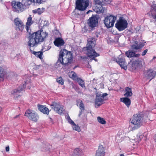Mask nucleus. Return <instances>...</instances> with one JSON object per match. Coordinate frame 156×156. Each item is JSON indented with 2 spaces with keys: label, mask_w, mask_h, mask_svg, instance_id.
I'll list each match as a JSON object with an SVG mask.
<instances>
[{
  "label": "nucleus",
  "mask_w": 156,
  "mask_h": 156,
  "mask_svg": "<svg viewBox=\"0 0 156 156\" xmlns=\"http://www.w3.org/2000/svg\"><path fill=\"white\" fill-rule=\"evenodd\" d=\"M31 16L29 15L26 24V28L29 33L28 44L30 47L36 46L40 42H43L48 36V34L43 31L33 32L30 29V26L33 23Z\"/></svg>",
  "instance_id": "1"
},
{
  "label": "nucleus",
  "mask_w": 156,
  "mask_h": 156,
  "mask_svg": "<svg viewBox=\"0 0 156 156\" xmlns=\"http://www.w3.org/2000/svg\"><path fill=\"white\" fill-rule=\"evenodd\" d=\"M95 39L93 37H90L88 38L87 43V47L83 48V51H87V55L88 57L92 59H94L95 61H97V59L94 58L99 55V54L96 53L93 48L94 47L96 42Z\"/></svg>",
  "instance_id": "2"
},
{
  "label": "nucleus",
  "mask_w": 156,
  "mask_h": 156,
  "mask_svg": "<svg viewBox=\"0 0 156 156\" xmlns=\"http://www.w3.org/2000/svg\"><path fill=\"white\" fill-rule=\"evenodd\" d=\"M144 117L142 113L134 115L129 126L130 130L133 131L139 128L142 125Z\"/></svg>",
  "instance_id": "3"
},
{
  "label": "nucleus",
  "mask_w": 156,
  "mask_h": 156,
  "mask_svg": "<svg viewBox=\"0 0 156 156\" xmlns=\"http://www.w3.org/2000/svg\"><path fill=\"white\" fill-rule=\"evenodd\" d=\"M108 95L107 93H97L95 101V107L98 108L101 105L103 104V102L104 100L106 99L105 98Z\"/></svg>",
  "instance_id": "4"
},
{
  "label": "nucleus",
  "mask_w": 156,
  "mask_h": 156,
  "mask_svg": "<svg viewBox=\"0 0 156 156\" xmlns=\"http://www.w3.org/2000/svg\"><path fill=\"white\" fill-rule=\"evenodd\" d=\"M89 4V0H77L76 9L79 10H84L88 6Z\"/></svg>",
  "instance_id": "5"
},
{
  "label": "nucleus",
  "mask_w": 156,
  "mask_h": 156,
  "mask_svg": "<svg viewBox=\"0 0 156 156\" xmlns=\"http://www.w3.org/2000/svg\"><path fill=\"white\" fill-rule=\"evenodd\" d=\"M128 23L125 19L123 17H120L117 22L115 24V27L119 31H122L127 27Z\"/></svg>",
  "instance_id": "6"
},
{
  "label": "nucleus",
  "mask_w": 156,
  "mask_h": 156,
  "mask_svg": "<svg viewBox=\"0 0 156 156\" xmlns=\"http://www.w3.org/2000/svg\"><path fill=\"white\" fill-rule=\"evenodd\" d=\"M116 19V16L112 15L106 16L104 20L105 25L108 28L112 27L114 26Z\"/></svg>",
  "instance_id": "7"
},
{
  "label": "nucleus",
  "mask_w": 156,
  "mask_h": 156,
  "mask_svg": "<svg viewBox=\"0 0 156 156\" xmlns=\"http://www.w3.org/2000/svg\"><path fill=\"white\" fill-rule=\"evenodd\" d=\"M52 109L59 114H61L65 111L63 106H61L59 103L52 102L50 105Z\"/></svg>",
  "instance_id": "8"
},
{
  "label": "nucleus",
  "mask_w": 156,
  "mask_h": 156,
  "mask_svg": "<svg viewBox=\"0 0 156 156\" xmlns=\"http://www.w3.org/2000/svg\"><path fill=\"white\" fill-rule=\"evenodd\" d=\"M12 5L13 10L17 12H20L24 10L23 5L19 2L13 1L12 2Z\"/></svg>",
  "instance_id": "9"
},
{
  "label": "nucleus",
  "mask_w": 156,
  "mask_h": 156,
  "mask_svg": "<svg viewBox=\"0 0 156 156\" xmlns=\"http://www.w3.org/2000/svg\"><path fill=\"white\" fill-rule=\"evenodd\" d=\"M25 115L30 119L36 122L38 119V116L34 111L32 110H28L26 111Z\"/></svg>",
  "instance_id": "10"
},
{
  "label": "nucleus",
  "mask_w": 156,
  "mask_h": 156,
  "mask_svg": "<svg viewBox=\"0 0 156 156\" xmlns=\"http://www.w3.org/2000/svg\"><path fill=\"white\" fill-rule=\"evenodd\" d=\"M113 60L115 61L122 68L125 70L127 69L126 64V62L124 56L122 55H120L117 59L115 58Z\"/></svg>",
  "instance_id": "11"
},
{
  "label": "nucleus",
  "mask_w": 156,
  "mask_h": 156,
  "mask_svg": "<svg viewBox=\"0 0 156 156\" xmlns=\"http://www.w3.org/2000/svg\"><path fill=\"white\" fill-rule=\"evenodd\" d=\"M14 22L16 28L22 31L25 26L22 21L20 18H17L14 19Z\"/></svg>",
  "instance_id": "12"
},
{
  "label": "nucleus",
  "mask_w": 156,
  "mask_h": 156,
  "mask_svg": "<svg viewBox=\"0 0 156 156\" xmlns=\"http://www.w3.org/2000/svg\"><path fill=\"white\" fill-rule=\"evenodd\" d=\"M156 74V72L151 69L145 71L144 73L145 77L147 79H150V81L155 77Z\"/></svg>",
  "instance_id": "13"
},
{
  "label": "nucleus",
  "mask_w": 156,
  "mask_h": 156,
  "mask_svg": "<svg viewBox=\"0 0 156 156\" xmlns=\"http://www.w3.org/2000/svg\"><path fill=\"white\" fill-rule=\"evenodd\" d=\"M145 42L140 41L139 42L137 41H135L134 43L131 46L132 49L133 50H137L143 47L145 45Z\"/></svg>",
  "instance_id": "14"
},
{
  "label": "nucleus",
  "mask_w": 156,
  "mask_h": 156,
  "mask_svg": "<svg viewBox=\"0 0 156 156\" xmlns=\"http://www.w3.org/2000/svg\"><path fill=\"white\" fill-rule=\"evenodd\" d=\"M98 20L96 16H93L90 18L87 22V23L89 26L93 28L95 27L98 23Z\"/></svg>",
  "instance_id": "15"
},
{
  "label": "nucleus",
  "mask_w": 156,
  "mask_h": 156,
  "mask_svg": "<svg viewBox=\"0 0 156 156\" xmlns=\"http://www.w3.org/2000/svg\"><path fill=\"white\" fill-rule=\"evenodd\" d=\"M72 59V54H69L68 56L67 55L65 56L64 58H62V65H67L69 62L71 61Z\"/></svg>",
  "instance_id": "16"
},
{
  "label": "nucleus",
  "mask_w": 156,
  "mask_h": 156,
  "mask_svg": "<svg viewBox=\"0 0 156 156\" xmlns=\"http://www.w3.org/2000/svg\"><path fill=\"white\" fill-rule=\"evenodd\" d=\"M142 66V62L139 60H137L132 62L131 67L133 69L135 70L137 68L141 67Z\"/></svg>",
  "instance_id": "17"
},
{
  "label": "nucleus",
  "mask_w": 156,
  "mask_h": 156,
  "mask_svg": "<svg viewBox=\"0 0 156 156\" xmlns=\"http://www.w3.org/2000/svg\"><path fill=\"white\" fill-rule=\"evenodd\" d=\"M93 8V10L97 13H102L104 12L103 7L101 4H95Z\"/></svg>",
  "instance_id": "18"
},
{
  "label": "nucleus",
  "mask_w": 156,
  "mask_h": 156,
  "mask_svg": "<svg viewBox=\"0 0 156 156\" xmlns=\"http://www.w3.org/2000/svg\"><path fill=\"white\" fill-rule=\"evenodd\" d=\"M55 45L58 47H60L64 45L65 42L64 40L61 38H56L54 42Z\"/></svg>",
  "instance_id": "19"
},
{
  "label": "nucleus",
  "mask_w": 156,
  "mask_h": 156,
  "mask_svg": "<svg viewBox=\"0 0 156 156\" xmlns=\"http://www.w3.org/2000/svg\"><path fill=\"white\" fill-rule=\"evenodd\" d=\"M105 148L102 145H100L99 147L98 150L96 151V156H103L105 155Z\"/></svg>",
  "instance_id": "20"
},
{
  "label": "nucleus",
  "mask_w": 156,
  "mask_h": 156,
  "mask_svg": "<svg viewBox=\"0 0 156 156\" xmlns=\"http://www.w3.org/2000/svg\"><path fill=\"white\" fill-rule=\"evenodd\" d=\"M125 54L126 56L128 58L138 57L140 55V54H136L134 52L130 50H129L126 51Z\"/></svg>",
  "instance_id": "21"
},
{
  "label": "nucleus",
  "mask_w": 156,
  "mask_h": 156,
  "mask_svg": "<svg viewBox=\"0 0 156 156\" xmlns=\"http://www.w3.org/2000/svg\"><path fill=\"white\" fill-rule=\"evenodd\" d=\"M39 110L44 114H48L49 112V110L48 108L41 105H38Z\"/></svg>",
  "instance_id": "22"
},
{
  "label": "nucleus",
  "mask_w": 156,
  "mask_h": 156,
  "mask_svg": "<svg viewBox=\"0 0 156 156\" xmlns=\"http://www.w3.org/2000/svg\"><path fill=\"white\" fill-rule=\"evenodd\" d=\"M69 54H72L71 52L68 51L66 49H61L59 52V57L62 58H64L65 56H66V55L68 56Z\"/></svg>",
  "instance_id": "23"
},
{
  "label": "nucleus",
  "mask_w": 156,
  "mask_h": 156,
  "mask_svg": "<svg viewBox=\"0 0 156 156\" xmlns=\"http://www.w3.org/2000/svg\"><path fill=\"white\" fill-rule=\"evenodd\" d=\"M26 86L24 84L22 86H20L17 89H15L12 90L11 92V94H13L14 96H15L16 94L18 92H20L21 91L23 90V89Z\"/></svg>",
  "instance_id": "24"
},
{
  "label": "nucleus",
  "mask_w": 156,
  "mask_h": 156,
  "mask_svg": "<svg viewBox=\"0 0 156 156\" xmlns=\"http://www.w3.org/2000/svg\"><path fill=\"white\" fill-rule=\"evenodd\" d=\"M51 146L47 143L43 144L41 147V149L43 151H46L49 150Z\"/></svg>",
  "instance_id": "25"
},
{
  "label": "nucleus",
  "mask_w": 156,
  "mask_h": 156,
  "mask_svg": "<svg viewBox=\"0 0 156 156\" xmlns=\"http://www.w3.org/2000/svg\"><path fill=\"white\" fill-rule=\"evenodd\" d=\"M120 101L124 103L128 107L130 104V100L127 98H121Z\"/></svg>",
  "instance_id": "26"
},
{
  "label": "nucleus",
  "mask_w": 156,
  "mask_h": 156,
  "mask_svg": "<svg viewBox=\"0 0 156 156\" xmlns=\"http://www.w3.org/2000/svg\"><path fill=\"white\" fill-rule=\"evenodd\" d=\"M126 93L124 94L125 96L129 97L131 96L132 95V92L131 89L130 88L127 87H126L125 89Z\"/></svg>",
  "instance_id": "27"
},
{
  "label": "nucleus",
  "mask_w": 156,
  "mask_h": 156,
  "mask_svg": "<svg viewBox=\"0 0 156 156\" xmlns=\"http://www.w3.org/2000/svg\"><path fill=\"white\" fill-rule=\"evenodd\" d=\"M73 155H84L82 150L79 148H76L73 151Z\"/></svg>",
  "instance_id": "28"
},
{
  "label": "nucleus",
  "mask_w": 156,
  "mask_h": 156,
  "mask_svg": "<svg viewBox=\"0 0 156 156\" xmlns=\"http://www.w3.org/2000/svg\"><path fill=\"white\" fill-rule=\"evenodd\" d=\"M78 103L79 104L80 109L81 110V111L80 112L79 114V116L82 114V111H83L84 109V107L83 103L81 100H79L77 101Z\"/></svg>",
  "instance_id": "29"
},
{
  "label": "nucleus",
  "mask_w": 156,
  "mask_h": 156,
  "mask_svg": "<svg viewBox=\"0 0 156 156\" xmlns=\"http://www.w3.org/2000/svg\"><path fill=\"white\" fill-rule=\"evenodd\" d=\"M27 5H30L32 3L40 4L43 2V0H27Z\"/></svg>",
  "instance_id": "30"
},
{
  "label": "nucleus",
  "mask_w": 156,
  "mask_h": 156,
  "mask_svg": "<svg viewBox=\"0 0 156 156\" xmlns=\"http://www.w3.org/2000/svg\"><path fill=\"white\" fill-rule=\"evenodd\" d=\"M5 75V72L4 71L3 69L0 67V81L4 80Z\"/></svg>",
  "instance_id": "31"
},
{
  "label": "nucleus",
  "mask_w": 156,
  "mask_h": 156,
  "mask_svg": "<svg viewBox=\"0 0 156 156\" xmlns=\"http://www.w3.org/2000/svg\"><path fill=\"white\" fill-rule=\"evenodd\" d=\"M69 77L73 79V80H76L78 78L77 74L74 72L72 71L69 74Z\"/></svg>",
  "instance_id": "32"
},
{
  "label": "nucleus",
  "mask_w": 156,
  "mask_h": 156,
  "mask_svg": "<svg viewBox=\"0 0 156 156\" xmlns=\"http://www.w3.org/2000/svg\"><path fill=\"white\" fill-rule=\"evenodd\" d=\"M79 84L82 87H85L84 82L82 79L78 78L76 80Z\"/></svg>",
  "instance_id": "33"
},
{
  "label": "nucleus",
  "mask_w": 156,
  "mask_h": 156,
  "mask_svg": "<svg viewBox=\"0 0 156 156\" xmlns=\"http://www.w3.org/2000/svg\"><path fill=\"white\" fill-rule=\"evenodd\" d=\"M33 54L35 55L37 57L39 58L40 59H42L43 58L42 55L43 53L42 52L38 51L35 52L34 51L33 52Z\"/></svg>",
  "instance_id": "34"
},
{
  "label": "nucleus",
  "mask_w": 156,
  "mask_h": 156,
  "mask_svg": "<svg viewBox=\"0 0 156 156\" xmlns=\"http://www.w3.org/2000/svg\"><path fill=\"white\" fill-rule=\"evenodd\" d=\"M62 58L61 57H58V59L55 64V66L56 68L59 67L60 66L61 64L62 65Z\"/></svg>",
  "instance_id": "35"
},
{
  "label": "nucleus",
  "mask_w": 156,
  "mask_h": 156,
  "mask_svg": "<svg viewBox=\"0 0 156 156\" xmlns=\"http://www.w3.org/2000/svg\"><path fill=\"white\" fill-rule=\"evenodd\" d=\"M97 120L98 122L101 124H105L106 123V121L103 118L98 116L97 117Z\"/></svg>",
  "instance_id": "36"
},
{
  "label": "nucleus",
  "mask_w": 156,
  "mask_h": 156,
  "mask_svg": "<svg viewBox=\"0 0 156 156\" xmlns=\"http://www.w3.org/2000/svg\"><path fill=\"white\" fill-rule=\"evenodd\" d=\"M32 12L34 13H38L39 15H40L43 12V11L41 10L40 8H38L37 9L33 10Z\"/></svg>",
  "instance_id": "37"
},
{
  "label": "nucleus",
  "mask_w": 156,
  "mask_h": 156,
  "mask_svg": "<svg viewBox=\"0 0 156 156\" xmlns=\"http://www.w3.org/2000/svg\"><path fill=\"white\" fill-rule=\"evenodd\" d=\"M154 3V1H153V4L151 5V12L152 16V15H154L153 13H152V12L153 11L156 12V4H155Z\"/></svg>",
  "instance_id": "38"
},
{
  "label": "nucleus",
  "mask_w": 156,
  "mask_h": 156,
  "mask_svg": "<svg viewBox=\"0 0 156 156\" xmlns=\"http://www.w3.org/2000/svg\"><path fill=\"white\" fill-rule=\"evenodd\" d=\"M72 125V127L74 130H75L78 132L80 131V127L76 125L75 123Z\"/></svg>",
  "instance_id": "39"
},
{
  "label": "nucleus",
  "mask_w": 156,
  "mask_h": 156,
  "mask_svg": "<svg viewBox=\"0 0 156 156\" xmlns=\"http://www.w3.org/2000/svg\"><path fill=\"white\" fill-rule=\"evenodd\" d=\"M56 80L58 83H61L62 85L63 84V81L62 77H59L57 78Z\"/></svg>",
  "instance_id": "40"
},
{
  "label": "nucleus",
  "mask_w": 156,
  "mask_h": 156,
  "mask_svg": "<svg viewBox=\"0 0 156 156\" xmlns=\"http://www.w3.org/2000/svg\"><path fill=\"white\" fill-rule=\"evenodd\" d=\"M107 2V0H104ZM95 4H101L102 5L103 0H95Z\"/></svg>",
  "instance_id": "41"
},
{
  "label": "nucleus",
  "mask_w": 156,
  "mask_h": 156,
  "mask_svg": "<svg viewBox=\"0 0 156 156\" xmlns=\"http://www.w3.org/2000/svg\"><path fill=\"white\" fill-rule=\"evenodd\" d=\"M144 135H140V134H138L137 136L138 138V139L140 141L143 138Z\"/></svg>",
  "instance_id": "42"
},
{
  "label": "nucleus",
  "mask_w": 156,
  "mask_h": 156,
  "mask_svg": "<svg viewBox=\"0 0 156 156\" xmlns=\"http://www.w3.org/2000/svg\"><path fill=\"white\" fill-rule=\"evenodd\" d=\"M147 51H148V50L147 49H146L145 50L142 52V55L143 56L145 55L146 54V53L147 52Z\"/></svg>",
  "instance_id": "43"
},
{
  "label": "nucleus",
  "mask_w": 156,
  "mask_h": 156,
  "mask_svg": "<svg viewBox=\"0 0 156 156\" xmlns=\"http://www.w3.org/2000/svg\"><path fill=\"white\" fill-rule=\"evenodd\" d=\"M72 125H73V124H74V122L72 121L71 119H69V120L68 121Z\"/></svg>",
  "instance_id": "44"
},
{
  "label": "nucleus",
  "mask_w": 156,
  "mask_h": 156,
  "mask_svg": "<svg viewBox=\"0 0 156 156\" xmlns=\"http://www.w3.org/2000/svg\"><path fill=\"white\" fill-rule=\"evenodd\" d=\"M5 150L6 151H9V146H8L5 147Z\"/></svg>",
  "instance_id": "45"
},
{
  "label": "nucleus",
  "mask_w": 156,
  "mask_h": 156,
  "mask_svg": "<svg viewBox=\"0 0 156 156\" xmlns=\"http://www.w3.org/2000/svg\"><path fill=\"white\" fill-rule=\"evenodd\" d=\"M130 141L131 142H132L134 143L135 141V140L134 139H129Z\"/></svg>",
  "instance_id": "46"
},
{
  "label": "nucleus",
  "mask_w": 156,
  "mask_h": 156,
  "mask_svg": "<svg viewBox=\"0 0 156 156\" xmlns=\"http://www.w3.org/2000/svg\"><path fill=\"white\" fill-rule=\"evenodd\" d=\"M40 67V66H36V67H35L34 69L36 70H37L38 69H39V67Z\"/></svg>",
  "instance_id": "47"
},
{
  "label": "nucleus",
  "mask_w": 156,
  "mask_h": 156,
  "mask_svg": "<svg viewBox=\"0 0 156 156\" xmlns=\"http://www.w3.org/2000/svg\"><path fill=\"white\" fill-rule=\"evenodd\" d=\"M154 139L155 141L156 142V134L154 136Z\"/></svg>",
  "instance_id": "48"
},
{
  "label": "nucleus",
  "mask_w": 156,
  "mask_h": 156,
  "mask_svg": "<svg viewBox=\"0 0 156 156\" xmlns=\"http://www.w3.org/2000/svg\"><path fill=\"white\" fill-rule=\"evenodd\" d=\"M120 136H116V139L117 140H118V141L119 140V138Z\"/></svg>",
  "instance_id": "49"
},
{
  "label": "nucleus",
  "mask_w": 156,
  "mask_h": 156,
  "mask_svg": "<svg viewBox=\"0 0 156 156\" xmlns=\"http://www.w3.org/2000/svg\"><path fill=\"white\" fill-rule=\"evenodd\" d=\"M19 116V115H16V116L14 117V119H16V118H17Z\"/></svg>",
  "instance_id": "50"
},
{
  "label": "nucleus",
  "mask_w": 156,
  "mask_h": 156,
  "mask_svg": "<svg viewBox=\"0 0 156 156\" xmlns=\"http://www.w3.org/2000/svg\"><path fill=\"white\" fill-rule=\"evenodd\" d=\"M67 119H68V121L69 120V119H71L70 118L69 116L68 115V116L67 117Z\"/></svg>",
  "instance_id": "51"
},
{
  "label": "nucleus",
  "mask_w": 156,
  "mask_h": 156,
  "mask_svg": "<svg viewBox=\"0 0 156 156\" xmlns=\"http://www.w3.org/2000/svg\"><path fill=\"white\" fill-rule=\"evenodd\" d=\"M2 109V108L1 107H0V113L1 112Z\"/></svg>",
  "instance_id": "52"
},
{
  "label": "nucleus",
  "mask_w": 156,
  "mask_h": 156,
  "mask_svg": "<svg viewBox=\"0 0 156 156\" xmlns=\"http://www.w3.org/2000/svg\"><path fill=\"white\" fill-rule=\"evenodd\" d=\"M120 156H124L123 154H120Z\"/></svg>",
  "instance_id": "53"
},
{
  "label": "nucleus",
  "mask_w": 156,
  "mask_h": 156,
  "mask_svg": "<svg viewBox=\"0 0 156 156\" xmlns=\"http://www.w3.org/2000/svg\"><path fill=\"white\" fill-rule=\"evenodd\" d=\"M90 11V10H89L88 11H87V14H88L89 13V11Z\"/></svg>",
  "instance_id": "54"
},
{
  "label": "nucleus",
  "mask_w": 156,
  "mask_h": 156,
  "mask_svg": "<svg viewBox=\"0 0 156 156\" xmlns=\"http://www.w3.org/2000/svg\"><path fill=\"white\" fill-rule=\"evenodd\" d=\"M122 140H119V141H118V142H120Z\"/></svg>",
  "instance_id": "55"
},
{
  "label": "nucleus",
  "mask_w": 156,
  "mask_h": 156,
  "mask_svg": "<svg viewBox=\"0 0 156 156\" xmlns=\"http://www.w3.org/2000/svg\"><path fill=\"white\" fill-rule=\"evenodd\" d=\"M48 50H49V49H50V48H49V47H48Z\"/></svg>",
  "instance_id": "56"
},
{
  "label": "nucleus",
  "mask_w": 156,
  "mask_h": 156,
  "mask_svg": "<svg viewBox=\"0 0 156 156\" xmlns=\"http://www.w3.org/2000/svg\"><path fill=\"white\" fill-rule=\"evenodd\" d=\"M156 58L155 57H153V59H154L155 58Z\"/></svg>",
  "instance_id": "57"
},
{
  "label": "nucleus",
  "mask_w": 156,
  "mask_h": 156,
  "mask_svg": "<svg viewBox=\"0 0 156 156\" xmlns=\"http://www.w3.org/2000/svg\"><path fill=\"white\" fill-rule=\"evenodd\" d=\"M92 12V11L90 10V11H89V12Z\"/></svg>",
  "instance_id": "58"
},
{
  "label": "nucleus",
  "mask_w": 156,
  "mask_h": 156,
  "mask_svg": "<svg viewBox=\"0 0 156 156\" xmlns=\"http://www.w3.org/2000/svg\"><path fill=\"white\" fill-rule=\"evenodd\" d=\"M92 12V11L90 10V11H89V12Z\"/></svg>",
  "instance_id": "59"
},
{
  "label": "nucleus",
  "mask_w": 156,
  "mask_h": 156,
  "mask_svg": "<svg viewBox=\"0 0 156 156\" xmlns=\"http://www.w3.org/2000/svg\"><path fill=\"white\" fill-rule=\"evenodd\" d=\"M134 154V155H136L137 154Z\"/></svg>",
  "instance_id": "60"
}]
</instances>
